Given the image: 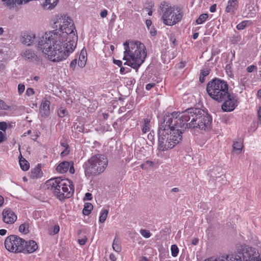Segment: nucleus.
Wrapping results in <instances>:
<instances>
[{
  "label": "nucleus",
  "instance_id": "obj_32",
  "mask_svg": "<svg viewBox=\"0 0 261 261\" xmlns=\"http://www.w3.org/2000/svg\"><path fill=\"white\" fill-rule=\"evenodd\" d=\"M10 109V106H8L3 100H0V109L8 110Z\"/></svg>",
  "mask_w": 261,
  "mask_h": 261
},
{
  "label": "nucleus",
  "instance_id": "obj_55",
  "mask_svg": "<svg viewBox=\"0 0 261 261\" xmlns=\"http://www.w3.org/2000/svg\"><path fill=\"white\" fill-rule=\"evenodd\" d=\"M110 258L112 261H116L117 259L115 255L113 253H111L110 255Z\"/></svg>",
  "mask_w": 261,
  "mask_h": 261
},
{
  "label": "nucleus",
  "instance_id": "obj_29",
  "mask_svg": "<svg viewBox=\"0 0 261 261\" xmlns=\"http://www.w3.org/2000/svg\"><path fill=\"white\" fill-rule=\"evenodd\" d=\"M171 255L173 257H176L178 254L179 249L176 245H172L171 246Z\"/></svg>",
  "mask_w": 261,
  "mask_h": 261
},
{
  "label": "nucleus",
  "instance_id": "obj_17",
  "mask_svg": "<svg viewBox=\"0 0 261 261\" xmlns=\"http://www.w3.org/2000/svg\"><path fill=\"white\" fill-rule=\"evenodd\" d=\"M70 165V163L67 161H64L61 163L56 168V170L61 173H66Z\"/></svg>",
  "mask_w": 261,
  "mask_h": 261
},
{
  "label": "nucleus",
  "instance_id": "obj_8",
  "mask_svg": "<svg viewBox=\"0 0 261 261\" xmlns=\"http://www.w3.org/2000/svg\"><path fill=\"white\" fill-rule=\"evenodd\" d=\"M160 7L163 13L162 19L165 24L173 25L181 20V14L180 13L176 14L174 8L169 3L163 2L161 4Z\"/></svg>",
  "mask_w": 261,
  "mask_h": 261
},
{
  "label": "nucleus",
  "instance_id": "obj_18",
  "mask_svg": "<svg viewBox=\"0 0 261 261\" xmlns=\"http://www.w3.org/2000/svg\"><path fill=\"white\" fill-rule=\"evenodd\" d=\"M238 0H229L227 6L226 8V11L227 13L233 12L238 8Z\"/></svg>",
  "mask_w": 261,
  "mask_h": 261
},
{
  "label": "nucleus",
  "instance_id": "obj_4",
  "mask_svg": "<svg viewBox=\"0 0 261 261\" xmlns=\"http://www.w3.org/2000/svg\"><path fill=\"white\" fill-rule=\"evenodd\" d=\"M46 184L50 186V190L60 200L70 198L74 193V186L67 179L58 177L50 179Z\"/></svg>",
  "mask_w": 261,
  "mask_h": 261
},
{
  "label": "nucleus",
  "instance_id": "obj_36",
  "mask_svg": "<svg viewBox=\"0 0 261 261\" xmlns=\"http://www.w3.org/2000/svg\"><path fill=\"white\" fill-rule=\"evenodd\" d=\"M66 112V109H61L58 111V114L60 117L62 118L65 116Z\"/></svg>",
  "mask_w": 261,
  "mask_h": 261
},
{
  "label": "nucleus",
  "instance_id": "obj_14",
  "mask_svg": "<svg viewBox=\"0 0 261 261\" xmlns=\"http://www.w3.org/2000/svg\"><path fill=\"white\" fill-rule=\"evenodd\" d=\"M41 37H39L37 38H36L35 35L33 33H24L22 37L21 42L22 43L26 44L28 46L31 45L35 40H36L37 43H38V39L39 38H41ZM38 45V43H37L36 46ZM37 48H38V46ZM39 50V49H38ZM39 50H42L39 49Z\"/></svg>",
  "mask_w": 261,
  "mask_h": 261
},
{
  "label": "nucleus",
  "instance_id": "obj_39",
  "mask_svg": "<svg viewBox=\"0 0 261 261\" xmlns=\"http://www.w3.org/2000/svg\"><path fill=\"white\" fill-rule=\"evenodd\" d=\"M34 94V89L32 88H29L26 90V95L28 96L33 95Z\"/></svg>",
  "mask_w": 261,
  "mask_h": 261
},
{
  "label": "nucleus",
  "instance_id": "obj_47",
  "mask_svg": "<svg viewBox=\"0 0 261 261\" xmlns=\"http://www.w3.org/2000/svg\"><path fill=\"white\" fill-rule=\"evenodd\" d=\"M70 165L69 167L68 170L70 173L73 174L74 172V167H73V163L72 162H70Z\"/></svg>",
  "mask_w": 261,
  "mask_h": 261
},
{
  "label": "nucleus",
  "instance_id": "obj_23",
  "mask_svg": "<svg viewBox=\"0 0 261 261\" xmlns=\"http://www.w3.org/2000/svg\"><path fill=\"white\" fill-rule=\"evenodd\" d=\"M93 208V206L91 203H85L84 204V207L83 210V214L86 216L89 215L91 213Z\"/></svg>",
  "mask_w": 261,
  "mask_h": 261
},
{
  "label": "nucleus",
  "instance_id": "obj_42",
  "mask_svg": "<svg viewBox=\"0 0 261 261\" xmlns=\"http://www.w3.org/2000/svg\"><path fill=\"white\" fill-rule=\"evenodd\" d=\"M76 64H77V60L76 59L73 60L70 63V67L71 68H72L73 70H74L75 66L76 65Z\"/></svg>",
  "mask_w": 261,
  "mask_h": 261
},
{
  "label": "nucleus",
  "instance_id": "obj_64",
  "mask_svg": "<svg viewBox=\"0 0 261 261\" xmlns=\"http://www.w3.org/2000/svg\"><path fill=\"white\" fill-rule=\"evenodd\" d=\"M140 261H148V259H147V258L146 257L143 256L141 257Z\"/></svg>",
  "mask_w": 261,
  "mask_h": 261
},
{
  "label": "nucleus",
  "instance_id": "obj_2",
  "mask_svg": "<svg viewBox=\"0 0 261 261\" xmlns=\"http://www.w3.org/2000/svg\"><path fill=\"white\" fill-rule=\"evenodd\" d=\"M54 24L59 29L46 32L38 39V48L54 62L65 60L76 45L77 32L72 20L65 15H57Z\"/></svg>",
  "mask_w": 261,
  "mask_h": 261
},
{
  "label": "nucleus",
  "instance_id": "obj_63",
  "mask_svg": "<svg viewBox=\"0 0 261 261\" xmlns=\"http://www.w3.org/2000/svg\"><path fill=\"white\" fill-rule=\"evenodd\" d=\"M69 151H67V149H65L64 151H63L61 154V155H63L64 154H67L68 153Z\"/></svg>",
  "mask_w": 261,
  "mask_h": 261
},
{
  "label": "nucleus",
  "instance_id": "obj_62",
  "mask_svg": "<svg viewBox=\"0 0 261 261\" xmlns=\"http://www.w3.org/2000/svg\"><path fill=\"white\" fill-rule=\"evenodd\" d=\"M4 203V198L0 195V206Z\"/></svg>",
  "mask_w": 261,
  "mask_h": 261
},
{
  "label": "nucleus",
  "instance_id": "obj_48",
  "mask_svg": "<svg viewBox=\"0 0 261 261\" xmlns=\"http://www.w3.org/2000/svg\"><path fill=\"white\" fill-rule=\"evenodd\" d=\"M257 116L259 119V123L261 124V107H259L257 111Z\"/></svg>",
  "mask_w": 261,
  "mask_h": 261
},
{
  "label": "nucleus",
  "instance_id": "obj_3",
  "mask_svg": "<svg viewBox=\"0 0 261 261\" xmlns=\"http://www.w3.org/2000/svg\"><path fill=\"white\" fill-rule=\"evenodd\" d=\"M124 46L123 60L127 65L135 69L136 71L143 63L146 56V48L144 44L138 41H126L123 43Z\"/></svg>",
  "mask_w": 261,
  "mask_h": 261
},
{
  "label": "nucleus",
  "instance_id": "obj_11",
  "mask_svg": "<svg viewBox=\"0 0 261 261\" xmlns=\"http://www.w3.org/2000/svg\"><path fill=\"white\" fill-rule=\"evenodd\" d=\"M21 58L27 62H34L39 60V57L37 53L31 48H25L23 49L20 54Z\"/></svg>",
  "mask_w": 261,
  "mask_h": 261
},
{
  "label": "nucleus",
  "instance_id": "obj_40",
  "mask_svg": "<svg viewBox=\"0 0 261 261\" xmlns=\"http://www.w3.org/2000/svg\"><path fill=\"white\" fill-rule=\"evenodd\" d=\"M154 133L153 131H151L148 134L147 136L148 139L151 142H152V141L154 140Z\"/></svg>",
  "mask_w": 261,
  "mask_h": 261
},
{
  "label": "nucleus",
  "instance_id": "obj_45",
  "mask_svg": "<svg viewBox=\"0 0 261 261\" xmlns=\"http://www.w3.org/2000/svg\"><path fill=\"white\" fill-rule=\"evenodd\" d=\"M92 194L90 193H86L84 198V200H91L92 199Z\"/></svg>",
  "mask_w": 261,
  "mask_h": 261
},
{
  "label": "nucleus",
  "instance_id": "obj_59",
  "mask_svg": "<svg viewBox=\"0 0 261 261\" xmlns=\"http://www.w3.org/2000/svg\"><path fill=\"white\" fill-rule=\"evenodd\" d=\"M61 145L63 147H65V149H67V148H68V145L67 143H66L62 142V143H61Z\"/></svg>",
  "mask_w": 261,
  "mask_h": 261
},
{
  "label": "nucleus",
  "instance_id": "obj_41",
  "mask_svg": "<svg viewBox=\"0 0 261 261\" xmlns=\"http://www.w3.org/2000/svg\"><path fill=\"white\" fill-rule=\"evenodd\" d=\"M210 73V70L208 69L202 70L200 72V75L204 77L208 75Z\"/></svg>",
  "mask_w": 261,
  "mask_h": 261
},
{
  "label": "nucleus",
  "instance_id": "obj_54",
  "mask_svg": "<svg viewBox=\"0 0 261 261\" xmlns=\"http://www.w3.org/2000/svg\"><path fill=\"white\" fill-rule=\"evenodd\" d=\"M152 22L150 19H147L146 20V25L148 29L151 25Z\"/></svg>",
  "mask_w": 261,
  "mask_h": 261
},
{
  "label": "nucleus",
  "instance_id": "obj_27",
  "mask_svg": "<svg viewBox=\"0 0 261 261\" xmlns=\"http://www.w3.org/2000/svg\"><path fill=\"white\" fill-rule=\"evenodd\" d=\"M19 164L21 168L23 171H27L29 169L30 165L29 162L24 159L19 160Z\"/></svg>",
  "mask_w": 261,
  "mask_h": 261
},
{
  "label": "nucleus",
  "instance_id": "obj_46",
  "mask_svg": "<svg viewBox=\"0 0 261 261\" xmlns=\"http://www.w3.org/2000/svg\"><path fill=\"white\" fill-rule=\"evenodd\" d=\"M155 85L154 83H149L146 85L145 89L147 90H150L152 88L154 87Z\"/></svg>",
  "mask_w": 261,
  "mask_h": 261
},
{
  "label": "nucleus",
  "instance_id": "obj_56",
  "mask_svg": "<svg viewBox=\"0 0 261 261\" xmlns=\"http://www.w3.org/2000/svg\"><path fill=\"white\" fill-rule=\"evenodd\" d=\"M7 230L4 229H0V235L4 236L6 234Z\"/></svg>",
  "mask_w": 261,
  "mask_h": 261
},
{
  "label": "nucleus",
  "instance_id": "obj_13",
  "mask_svg": "<svg viewBox=\"0 0 261 261\" xmlns=\"http://www.w3.org/2000/svg\"><path fill=\"white\" fill-rule=\"evenodd\" d=\"M50 104V101L46 98H43L42 99L39 110L40 113L42 117L46 118L49 115Z\"/></svg>",
  "mask_w": 261,
  "mask_h": 261
},
{
  "label": "nucleus",
  "instance_id": "obj_1",
  "mask_svg": "<svg viewBox=\"0 0 261 261\" xmlns=\"http://www.w3.org/2000/svg\"><path fill=\"white\" fill-rule=\"evenodd\" d=\"M212 118L203 110L191 108L178 113L166 114L158 128V149L165 151L172 148L182 139V134L186 128H198L206 130L210 128Z\"/></svg>",
  "mask_w": 261,
  "mask_h": 261
},
{
  "label": "nucleus",
  "instance_id": "obj_30",
  "mask_svg": "<svg viewBox=\"0 0 261 261\" xmlns=\"http://www.w3.org/2000/svg\"><path fill=\"white\" fill-rule=\"evenodd\" d=\"M140 232L141 235L145 238H149L151 236V233L150 231L146 229H141L140 230Z\"/></svg>",
  "mask_w": 261,
  "mask_h": 261
},
{
  "label": "nucleus",
  "instance_id": "obj_9",
  "mask_svg": "<svg viewBox=\"0 0 261 261\" xmlns=\"http://www.w3.org/2000/svg\"><path fill=\"white\" fill-rule=\"evenodd\" d=\"M24 244L26 241L16 235H10L8 237L5 241L6 248L12 252H21L24 251Z\"/></svg>",
  "mask_w": 261,
  "mask_h": 261
},
{
  "label": "nucleus",
  "instance_id": "obj_52",
  "mask_svg": "<svg viewBox=\"0 0 261 261\" xmlns=\"http://www.w3.org/2000/svg\"><path fill=\"white\" fill-rule=\"evenodd\" d=\"M216 4H214L212 6H211V7L210 8V11L211 12H214L216 11Z\"/></svg>",
  "mask_w": 261,
  "mask_h": 261
},
{
  "label": "nucleus",
  "instance_id": "obj_61",
  "mask_svg": "<svg viewBox=\"0 0 261 261\" xmlns=\"http://www.w3.org/2000/svg\"><path fill=\"white\" fill-rule=\"evenodd\" d=\"M198 239L195 238L192 240V244H193V245H196L197 243H198Z\"/></svg>",
  "mask_w": 261,
  "mask_h": 261
},
{
  "label": "nucleus",
  "instance_id": "obj_5",
  "mask_svg": "<svg viewBox=\"0 0 261 261\" xmlns=\"http://www.w3.org/2000/svg\"><path fill=\"white\" fill-rule=\"evenodd\" d=\"M205 261H261V258L256 249L246 245H240L237 247L234 257L227 256Z\"/></svg>",
  "mask_w": 261,
  "mask_h": 261
},
{
  "label": "nucleus",
  "instance_id": "obj_10",
  "mask_svg": "<svg viewBox=\"0 0 261 261\" xmlns=\"http://www.w3.org/2000/svg\"><path fill=\"white\" fill-rule=\"evenodd\" d=\"M222 105V109L224 112H231L238 106V98L233 94H229L224 100Z\"/></svg>",
  "mask_w": 261,
  "mask_h": 261
},
{
  "label": "nucleus",
  "instance_id": "obj_26",
  "mask_svg": "<svg viewBox=\"0 0 261 261\" xmlns=\"http://www.w3.org/2000/svg\"><path fill=\"white\" fill-rule=\"evenodd\" d=\"M108 213L109 211L108 210L103 209L101 210L99 219V222L102 223L106 221L108 217Z\"/></svg>",
  "mask_w": 261,
  "mask_h": 261
},
{
  "label": "nucleus",
  "instance_id": "obj_15",
  "mask_svg": "<svg viewBox=\"0 0 261 261\" xmlns=\"http://www.w3.org/2000/svg\"><path fill=\"white\" fill-rule=\"evenodd\" d=\"M24 246L23 252L32 253L35 251L38 248V245L35 241L30 240L26 241V244L23 245Z\"/></svg>",
  "mask_w": 261,
  "mask_h": 261
},
{
  "label": "nucleus",
  "instance_id": "obj_57",
  "mask_svg": "<svg viewBox=\"0 0 261 261\" xmlns=\"http://www.w3.org/2000/svg\"><path fill=\"white\" fill-rule=\"evenodd\" d=\"M146 164L150 167L152 166L153 165V163L151 161H147L146 162Z\"/></svg>",
  "mask_w": 261,
  "mask_h": 261
},
{
  "label": "nucleus",
  "instance_id": "obj_12",
  "mask_svg": "<svg viewBox=\"0 0 261 261\" xmlns=\"http://www.w3.org/2000/svg\"><path fill=\"white\" fill-rule=\"evenodd\" d=\"M3 221L8 224H13L17 220V216L10 209H5L2 213Z\"/></svg>",
  "mask_w": 261,
  "mask_h": 261
},
{
  "label": "nucleus",
  "instance_id": "obj_50",
  "mask_svg": "<svg viewBox=\"0 0 261 261\" xmlns=\"http://www.w3.org/2000/svg\"><path fill=\"white\" fill-rule=\"evenodd\" d=\"M5 139V134L0 131V143L3 142Z\"/></svg>",
  "mask_w": 261,
  "mask_h": 261
},
{
  "label": "nucleus",
  "instance_id": "obj_31",
  "mask_svg": "<svg viewBox=\"0 0 261 261\" xmlns=\"http://www.w3.org/2000/svg\"><path fill=\"white\" fill-rule=\"evenodd\" d=\"M248 21H243L237 25V29L239 30H242L247 26Z\"/></svg>",
  "mask_w": 261,
  "mask_h": 261
},
{
  "label": "nucleus",
  "instance_id": "obj_21",
  "mask_svg": "<svg viewBox=\"0 0 261 261\" xmlns=\"http://www.w3.org/2000/svg\"><path fill=\"white\" fill-rule=\"evenodd\" d=\"M42 175L41 168L36 167L32 169L30 174V176L33 178H37L40 177Z\"/></svg>",
  "mask_w": 261,
  "mask_h": 261
},
{
  "label": "nucleus",
  "instance_id": "obj_44",
  "mask_svg": "<svg viewBox=\"0 0 261 261\" xmlns=\"http://www.w3.org/2000/svg\"><path fill=\"white\" fill-rule=\"evenodd\" d=\"M256 69V67L254 65H250L247 67V72L250 73L253 71L254 69Z\"/></svg>",
  "mask_w": 261,
  "mask_h": 261
},
{
  "label": "nucleus",
  "instance_id": "obj_22",
  "mask_svg": "<svg viewBox=\"0 0 261 261\" xmlns=\"http://www.w3.org/2000/svg\"><path fill=\"white\" fill-rule=\"evenodd\" d=\"M243 147V143L242 141L234 142L232 145L233 151L236 154H240Z\"/></svg>",
  "mask_w": 261,
  "mask_h": 261
},
{
  "label": "nucleus",
  "instance_id": "obj_25",
  "mask_svg": "<svg viewBox=\"0 0 261 261\" xmlns=\"http://www.w3.org/2000/svg\"><path fill=\"white\" fill-rule=\"evenodd\" d=\"M29 224L28 223H24L21 224L19 227V231L24 234H27L29 232Z\"/></svg>",
  "mask_w": 261,
  "mask_h": 261
},
{
  "label": "nucleus",
  "instance_id": "obj_43",
  "mask_svg": "<svg viewBox=\"0 0 261 261\" xmlns=\"http://www.w3.org/2000/svg\"><path fill=\"white\" fill-rule=\"evenodd\" d=\"M87 240V238L85 237L84 238L78 240V242L81 245H84L85 244L86 241Z\"/></svg>",
  "mask_w": 261,
  "mask_h": 261
},
{
  "label": "nucleus",
  "instance_id": "obj_37",
  "mask_svg": "<svg viewBox=\"0 0 261 261\" xmlns=\"http://www.w3.org/2000/svg\"><path fill=\"white\" fill-rule=\"evenodd\" d=\"M7 128V124L6 122H0V129L3 131H5Z\"/></svg>",
  "mask_w": 261,
  "mask_h": 261
},
{
  "label": "nucleus",
  "instance_id": "obj_28",
  "mask_svg": "<svg viewBox=\"0 0 261 261\" xmlns=\"http://www.w3.org/2000/svg\"><path fill=\"white\" fill-rule=\"evenodd\" d=\"M207 18H208V14H205V13L202 14L196 19V22L197 24H202L206 20V19Z\"/></svg>",
  "mask_w": 261,
  "mask_h": 261
},
{
  "label": "nucleus",
  "instance_id": "obj_20",
  "mask_svg": "<svg viewBox=\"0 0 261 261\" xmlns=\"http://www.w3.org/2000/svg\"><path fill=\"white\" fill-rule=\"evenodd\" d=\"M86 55V51L82 49L79 56V61L77 63L78 66L81 68H83L84 67H85L86 65V63L87 61Z\"/></svg>",
  "mask_w": 261,
  "mask_h": 261
},
{
  "label": "nucleus",
  "instance_id": "obj_53",
  "mask_svg": "<svg viewBox=\"0 0 261 261\" xmlns=\"http://www.w3.org/2000/svg\"><path fill=\"white\" fill-rule=\"evenodd\" d=\"M150 33L151 35V36H154L156 35V31L154 28H152L150 30Z\"/></svg>",
  "mask_w": 261,
  "mask_h": 261
},
{
  "label": "nucleus",
  "instance_id": "obj_6",
  "mask_svg": "<svg viewBox=\"0 0 261 261\" xmlns=\"http://www.w3.org/2000/svg\"><path fill=\"white\" fill-rule=\"evenodd\" d=\"M108 166V159L103 154L92 156L83 165L87 177L97 175L102 173Z\"/></svg>",
  "mask_w": 261,
  "mask_h": 261
},
{
  "label": "nucleus",
  "instance_id": "obj_24",
  "mask_svg": "<svg viewBox=\"0 0 261 261\" xmlns=\"http://www.w3.org/2000/svg\"><path fill=\"white\" fill-rule=\"evenodd\" d=\"M112 247L114 251L117 252H120L121 251V247L120 246V241L116 237L113 240Z\"/></svg>",
  "mask_w": 261,
  "mask_h": 261
},
{
  "label": "nucleus",
  "instance_id": "obj_7",
  "mask_svg": "<svg viewBox=\"0 0 261 261\" xmlns=\"http://www.w3.org/2000/svg\"><path fill=\"white\" fill-rule=\"evenodd\" d=\"M206 91L212 99L219 102L225 100L230 94L228 91L227 83L217 78L208 83Z\"/></svg>",
  "mask_w": 261,
  "mask_h": 261
},
{
  "label": "nucleus",
  "instance_id": "obj_49",
  "mask_svg": "<svg viewBox=\"0 0 261 261\" xmlns=\"http://www.w3.org/2000/svg\"><path fill=\"white\" fill-rule=\"evenodd\" d=\"M108 14V12L106 10H104L102 11L100 14V16L102 18H104L107 16Z\"/></svg>",
  "mask_w": 261,
  "mask_h": 261
},
{
  "label": "nucleus",
  "instance_id": "obj_19",
  "mask_svg": "<svg viewBox=\"0 0 261 261\" xmlns=\"http://www.w3.org/2000/svg\"><path fill=\"white\" fill-rule=\"evenodd\" d=\"M3 2H4V4L6 6L9 7L10 8L14 7V5L17 4L20 5L22 4V2H24V3H26L29 2V0H2Z\"/></svg>",
  "mask_w": 261,
  "mask_h": 261
},
{
  "label": "nucleus",
  "instance_id": "obj_34",
  "mask_svg": "<svg viewBox=\"0 0 261 261\" xmlns=\"http://www.w3.org/2000/svg\"><path fill=\"white\" fill-rule=\"evenodd\" d=\"M59 0H45L46 5H50L53 8L57 5Z\"/></svg>",
  "mask_w": 261,
  "mask_h": 261
},
{
  "label": "nucleus",
  "instance_id": "obj_38",
  "mask_svg": "<svg viewBox=\"0 0 261 261\" xmlns=\"http://www.w3.org/2000/svg\"><path fill=\"white\" fill-rule=\"evenodd\" d=\"M60 230V227L59 225H55L53 230V232H50V234L52 235H54L58 233Z\"/></svg>",
  "mask_w": 261,
  "mask_h": 261
},
{
  "label": "nucleus",
  "instance_id": "obj_60",
  "mask_svg": "<svg viewBox=\"0 0 261 261\" xmlns=\"http://www.w3.org/2000/svg\"><path fill=\"white\" fill-rule=\"evenodd\" d=\"M199 36L198 33H195L193 35V38L194 39H196Z\"/></svg>",
  "mask_w": 261,
  "mask_h": 261
},
{
  "label": "nucleus",
  "instance_id": "obj_16",
  "mask_svg": "<svg viewBox=\"0 0 261 261\" xmlns=\"http://www.w3.org/2000/svg\"><path fill=\"white\" fill-rule=\"evenodd\" d=\"M151 119L146 118L142 119L141 123V132L142 134H145L149 132L151 129Z\"/></svg>",
  "mask_w": 261,
  "mask_h": 261
},
{
  "label": "nucleus",
  "instance_id": "obj_35",
  "mask_svg": "<svg viewBox=\"0 0 261 261\" xmlns=\"http://www.w3.org/2000/svg\"><path fill=\"white\" fill-rule=\"evenodd\" d=\"M25 90V86L24 84H19L18 85V92L19 95H21Z\"/></svg>",
  "mask_w": 261,
  "mask_h": 261
},
{
  "label": "nucleus",
  "instance_id": "obj_51",
  "mask_svg": "<svg viewBox=\"0 0 261 261\" xmlns=\"http://www.w3.org/2000/svg\"><path fill=\"white\" fill-rule=\"evenodd\" d=\"M114 63L119 67L122 66V62L120 60L114 59L113 61Z\"/></svg>",
  "mask_w": 261,
  "mask_h": 261
},
{
  "label": "nucleus",
  "instance_id": "obj_58",
  "mask_svg": "<svg viewBox=\"0 0 261 261\" xmlns=\"http://www.w3.org/2000/svg\"><path fill=\"white\" fill-rule=\"evenodd\" d=\"M204 76H202L201 75H200V77H199V81L201 82V83H203L205 81V79H204Z\"/></svg>",
  "mask_w": 261,
  "mask_h": 261
},
{
  "label": "nucleus",
  "instance_id": "obj_33",
  "mask_svg": "<svg viewBox=\"0 0 261 261\" xmlns=\"http://www.w3.org/2000/svg\"><path fill=\"white\" fill-rule=\"evenodd\" d=\"M125 83L127 86H132L135 83V80L133 78H125Z\"/></svg>",
  "mask_w": 261,
  "mask_h": 261
}]
</instances>
